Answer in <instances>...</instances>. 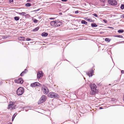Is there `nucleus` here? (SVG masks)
Segmentation results:
<instances>
[{"mask_svg":"<svg viewBox=\"0 0 124 124\" xmlns=\"http://www.w3.org/2000/svg\"><path fill=\"white\" fill-rule=\"evenodd\" d=\"M23 81L22 78L17 80V82L22 84L23 83Z\"/></svg>","mask_w":124,"mask_h":124,"instance_id":"4468645a","label":"nucleus"},{"mask_svg":"<svg viewBox=\"0 0 124 124\" xmlns=\"http://www.w3.org/2000/svg\"><path fill=\"white\" fill-rule=\"evenodd\" d=\"M124 30L123 29H120L118 31V32L119 33H123L124 32Z\"/></svg>","mask_w":124,"mask_h":124,"instance_id":"412c9836","label":"nucleus"},{"mask_svg":"<svg viewBox=\"0 0 124 124\" xmlns=\"http://www.w3.org/2000/svg\"><path fill=\"white\" fill-rule=\"evenodd\" d=\"M13 0H9V1L10 2H13Z\"/></svg>","mask_w":124,"mask_h":124,"instance_id":"4c0bfd02","label":"nucleus"},{"mask_svg":"<svg viewBox=\"0 0 124 124\" xmlns=\"http://www.w3.org/2000/svg\"><path fill=\"white\" fill-rule=\"evenodd\" d=\"M48 33L46 32H43L41 34V35L43 37H46L48 35Z\"/></svg>","mask_w":124,"mask_h":124,"instance_id":"dca6fc26","label":"nucleus"},{"mask_svg":"<svg viewBox=\"0 0 124 124\" xmlns=\"http://www.w3.org/2000/svg\"><path fill=\"white\" fill-rule=\"evenodd\" d=\"M16 113H15V114H15V116L16 115Z\"/></svg>","mask_w":124,"mask_h":124,"instance_id":"a18cd8bd","label":"nucleus"},{"mask_svg":"<svg viewBox=\"0 0 124 124\" xmlns=\"http://www.w3.org/2000/svg\"><path fill=\"white\" fill-rule=\"evenodd\" d=\"M91 26L93 27H97V25L95 23H92L91 24Z\"/></svg>","mask_w":124,"mask_h":124,"instance_id":"aec40b11","label":"nucleus"},{"mask_svg":"<svg viewBox=\"0 0 124 124\" xmlns=\"http://www.w3.org/2000/svg\"><path fill=\"white\" fill-rule=\"evenodd\" d=\"M120 8L122 9H123L124 8V5L122 4L120 7Z\"/></svg>","mask_w":124,"mask_h":124,"instance_id":"a878e982","label":"nucleus"},{"mask_svg":"<svg viewBox=\"0 0 124 124\" xmlns=\"http://www.w3.org/2000/svg\"><path fill=\"white\" fill-rule=\"evenodd\" d=\"M9 124H11V123H9Z\"/></svg>","mask_w":124,"mask_h":124,"instance_id":"79ce46f5","label":"nucleus"},{"mask_svg":"<svg viewBox=\"0 0 124 124\" xmlns=\"http://www.w3.org/2000/svg\"><path fill=\"white\" fill-rule=\"evenodd\" d=\"M121 16V17L124 18V14L122 15Z\"/></svg>","mask_w":124,"mask_h":124,"instance_id":"e433bc0d","label":"nucleus"},{"mask_svg":"<svg viewBox=\"0 0 124 124\" xmlns=\"http://www.w3.org/2000/svg\"><path fill=\"white\" fill-rule=\"evenodd\" d=\"M24 92V90L22 87H20L18 88L16 91L17 94L19 96L23 94Z\"/></svg>","mask_w":124,"mask_h":124,"instance_id":"f03ea898","label":"nucleus"},{"mask_svg":"<svg viewBox=\"0 0 124 124\" xmlns=\"http://www.w3.org/2000/svg\"><path fill=\"white\" fill-rule=\"evenodd\" d=\"M39 29V27H36V28H35L33 30V31H37Z\"/></svg>","mask_w":124,"mask_h":124,"instance_id":"6ab92c4d","label":"nucleus"},{"mask_svg":"<svg viewBox=\"0 0 124 124\" xmlns=\"http://www.w3.org/2000/svg\"><path fill=\"white\" fill-rule=\"evenodd\" d=\"M19 17L18 16H15L14 17V19L16 21H18L19 20Z\"/></svg>","mask_w":124,"mask_h":124,"instance_id":"4be33fe9","label":"nucleus"},{"mask_svg":"<svg viewBox=\"0 0 124 124\" xmlns=\"http://www.w3.org/2000/svg\"><path fill=\"white\" fill-rule=\"evenodd\" d=\"M14 105L13 102H10V104L8 105V109H12L13 108H15L14 107L15 106V105Z\"/></svg>","mask_w":124,"mask_h":124,"instance_id":"0eeeda50","label":"nucleus"},{"mask_svg":"<svg viewBox=\"0 0 124 124\" xmlns=\"http://www.w3.org/2000/svg\"><path fill=\"white\" fill-rule=\"evenodd\" d=\"M56 21H51L50 23L51 25L52 26L56 27Z\"/></svg>","mask_w":124,"mask_h":124,"instance_id":"9b49d317","label":"nucleus"},{"mask_svg":"<svg viewBox=\"0 0 124 124\" xmlns=\"http://www.w3.org/2000/svg\"><path fill=\"white\" fill-rule=\"evenodd\" d=\"M75 14H77L78 13V11H76L75 12Z\"/></svg>","mask_w":124,"mask_h":124,"instance_id":"72a5a7b5","label":"nucleus"},{"mask_svg":"<svg viewBox=\"0 0 124 124\" xmlns=\"http://www.w3.org/2000/svg\"><path fill=\"white\" fill-rule=\"evenodd\" d=\"M92 15L96 17H97V16H98L96 14H92Z\"/></svg>","mask_w":124,"mask_h":124,"instance_id":"2f4dec72","label":"nucleus"},{"mask_svg":"<svg viewBox=\"0 0 124 124\" xmlns=\"http://www.w3.org/2000/svg\"><path fill=\"white\" fill-rule=\"evenodd\" d=\"M103 21L105 23H106L107 22V21L106 19H103Z\"/></svg>","mask_w":124,"mask_h":124,"instance_id":"473e14b6","label":"nucleus"},{"mask_svg":"<svg viewBox=\"0 0 124 124\" xmlns=\"http://www.w3.org/2000/svg\"><path fill=\"white\" fill-rule=\"evenodd\" d=\"M37 75L38 78L39 79L43 76V74L42 71H39L38 72Z\"/></svg>","mask_w":124,"mask_h":124,"instance_id":"1a4fd4ad","label":"nucleus"},{"mask_svg":"<svg viewBox=\"0 0 124 124\" xmlns=\"http://www.w3.org/2000/svg\"><path fill=\"white\" fill-rule=\"evenodd\" d=\"M105 40L106 41L109 42L110 40V39L108 38H106L105 39Z\"/></svg>","mask_w":124,"mask_h":124,"instance_id":"b1692460","label":"nucleus"},{"mask_svg":"<svg viewBox=\"0 0 124 124\" xmlns=\"http://www.w3.org/2000/svg\"><path fill=\"white\" fill-rule=\"evenodd\" d=\"M102 108L101 107H100V109H102Z\"/></svg>","mask_w":124,"mask_h":124,"instance_id":"a19ab883","label":"nucleus"},{"mask_svg":"<svg viewBox=\"0 0 124 124\" xmlns=\"http://www.w3.org/2000/svg\"><path fill=\"white\" fill-rule=\"evenodd\" d=\"M100 1L103 2H104L105 1V0H101Z\"/></svg>","mask_w":124,"mask_h":124,"instance_id":"c9c22d12","label":"nucleus"},{"mask_svg":"<svg viewBox=\"0 0 124 124\" xmlns=\"http://www.w3.org/2000/svg\"><path fill=\"white\" fill-rule=\"evenodd\" d=\"M26 40L27 41H29L31 40V39L29 38H27L26 39Z\"/></svg>","mask_w":124,"mask_h":124,"instance_id":"c756f323","label":"nucleus"},{"mask_svg":"<svg viewBox=\"0 0 124 124\" xmlns=\"http://www.w3.org/2000/svg\"><path fill=\"white\" fill-rule=\"evenodd\" d=\"M16 115L15 116V114H14V115L13 116V117H12V121H13L15 117V116H16Z\"/></svg>","mask_w":124,"mask_h":124,"instance_id":"bb28decb","label":"nucleus"},{"mask_svg":"<svg viewBox=\"0 0 124 124\" xmlns=\"http://www.w3.org/2000/svg\"><path fill=\"white\" fill-rule=\"evenodd\" d=\"M110 28H113L112 27H110Z\"/></svg>","mask_w":124,"mask_h":124,"instance_id":"c03bdc74","label":"nucleus"},{"mask_svg":"<svg viewBox=\"0 0 124 124\" xmlns=\"http://www.w3.org/2000/svg\"><path fill=\"white\" fill-rule=\"evenodd\" d=\"M56 27L61 26L62 25V22L56 21Z\"/></svg>","mask_w":124,"mask_h":124,"instance_id":"9d476101","label":"nucleus"},{"mask_svg":"<svg viewBox=\"0 0 124 124\" xmlns=\"http://www.w3.org/2000/svg\"><path fill=\"white\" fill-rule=\"evenodd\" d=\"M87 20L88 21L90 22H92L93 21L91 19H87Z\"/></svg>","mask_w":124,"mask_h":124,"instance_id":"cd10ccee","label":"nucleus"},{"mask_svg":"<svg viewBox=\"0 0 124 124\" xmlns=\"http://www.w3.org/2000/svg\"><path fill=\"white\" fill-rule=\"evenodd\" d=\"M30 1V0H27V1Z\"/></svg>","mask_w":124,"mask_h":124,"instance_id":"37998d69","label":"nucleus"},{"mask_svg":"<svg viewBox=\"0 0 124 124\" xmlns=\"http://www.w3.org/2000/svg\"><path fill=\"white\" fill-rule=\"evenodd\" d=\"M46 99V97L45 95H43L40 98L39 101V104H41L45 101Z\"/></svg>","mask_w":124,"mask_h":124,"instance_id":"20e7f679","label":"nucleus"},{"mask_svg":"<svg viewBox=\"0 0 124 124\" xmlns=\"http://www.w3.org/2000/svg\"><path fill=\"white\" fill-rule=\"evenodd\" d=\"M43 93L45 94H47L49 92V90L46 87H45L42 89Z\"/></svg>","mask_w":124,"mask_h":124,"instance_id":"6e6552de","label":"nucleus"},{"mask_svg":"<svg viewBox=\"0 0 124 124\" xmlns=\"http://www.w3.org/2000/svg\"><path fill=\"white\" fill-rule=\"evenodd\" d=\"M121 72L122 73H123V74H124V70H122Z\"/></svg>","mask_w":124,"mask_h":124,"instance_id":"ea45409f","label":"nucleus"},{"mask_svg":"<svg viewBox=\"0 0 124 124\" xmlns=\"http://www.w3.org/2000/svg\"><path fill=\"white\" fill-rule=\"evenodd\" d=\"M67 0H61L62 1L64 2H66L67 1Z\"/></svg>","mask_w":124,"mask_h":124,"instance_id":"58836bf2","label":"nucleus"},{"mask_svg":"<svg viewBox=\"0 0 124 124\" xmlns=\"http://www.w3.org/2000/svg\"><path fill=\"white\" fill-rule=\"evenodd\" d=\"M18 14L20 15H22L23 16H27L28 14H26L25 12H22V13H18Z\"/></svg>","mask_w":124,"mask_h":124,"instance_id":"2eb2a0df","label":"nucleus"},{"mask_svg":"<svg viewBox=\"0 0 124 124\" xmlns=\"http://www.w3.org/2000/svg\"><path fill=\"white\" fill-rule=\"evenodd\" d=\"M55 19V18H52V17H50L49 18V19H51V20H53Z\"/></svg>","mask_w":124,"mask_h":124,"instance_id":"f704fd0d","label":"nucleus"},{"mask_svg":"<svg viewBox=\"0 0 124 124\" xmlns=\"http://www.w3.org/2000/svg\"><path fill=\"white\" fill-rule=\"evenodd\" d=\"M2 38L3 39H5L7 38V37L6 36H3Z\"/></svg>","mask_w":124,"mask_h":124,"instance_id":"7c9ffc66","label":"nucleus"},{"mask_svg":"<svg viewBox=\"0 0 124 124\" xmlns=\"http://www.w3.org/2000/svg\"><path fill=\"white\" fill-rule=\"evenodd\" d=\"M90 86L91 89V91L90 92L91 94L94 95L97 93L98 90L96 89L97 86L95 84H91Z\"/></svg>","mask_w":124,"mask_h":124,"instance_id":"f257e3e1","label":"nucleus"},{"mask_svg":"<svg viewBox=\"0 0 124 124\" xmlns=\"http://www.w3.org/2000/svg\"><path fill=\"white\" fill-rule=\"evenodd\" d=\"M41 85L38 82H35L34 83L31 84V86L32 87H34L36 86H41Z\"/></svg>","mask_w":124,"mask_h":124,"instance_id":"423d86ee","label":"nucleus"},{"mask_svg":"<svg viewBox=\"0 0 124 124\" xmlns=\"http://www.w3.org/2000/svg\"><path fill=\"white\" fill-rule=\"evenodd\" d=\"M48 97L51 98H58L59 96L56 93H54L51 92L48 95Z\"/></svg>","mask_w":124,"mask_h":124,"instance_id":"7ed1b4c3","label":"nucleus"},{"mask_svg":"<svg viewBox=\"0 0 124 124\" xmlns=\"http://www.w3.org/2000/svg\"><path fill=\"white\" fill-rule=\"evenodd\" d=\"M27 71V70L26 69H25L24 71L22 72L21 74L20 75L21 76H22L23 75L26 73Z\"/></svg>","mask_w":124,"mask_h":124,"instance_id":"f8f14e48","label":"nucleus"},{"mask_svg":"<svg viewBox=\"0 0 124 124\" xmlns=\"http://www.w3.org/2000/svg\"><path fill=\"white\" fill-rule=\"evenodd\" d=\"M108 3L113 5H116L117 4V2L115 0H109L108 1Z\"/></svg>","mask_w":124,"mask_h":124,"instance_id":"39448f33","label":"nucleus"},{"mask_svg":"<svg viewBox=\"0 0 124 124\" xmlns=\"http://www.w3.org/2000/svg\"><path fill=\"white\" fill-rule=\"evenodd\" d=\"M81 23L82 24H85V25H87V22L85 21L84 20H83L81 21Z\"/></svg>","mask_w":124,"mask_h":124,"instance_id":"a211bd4d","label":"nucleus"},{"mask_svg":"<svg viewBox=\"0 0 124 124\" xmlns=\"http://www.w3.org/2000/svg\"><path fill=\"white\" fill-rule=\"evenodd\" d=\"M25 6L27 7H30L31 6V4L30 3H27L25 4Z\"/></svg>","mask_w":124,"mask_h":124,"instance_id":"5701e85b","label":"nucleus"},{"mask_svg":"<svg viewBox=\"0 0 124 124\" xmlns=\"http://www.w3.org/2000/svg\"><path fill=\"white\" fill-rule=\"evenodd\" d=\"M25 38L24 37H20L19 38V40L24 41L25 40Z\"/></svg>","mask_w":124,"mask_h":124,"instance_id":"f3484780","label":"nucleus"},{"mask_svg":"<svg viewBox=\"0 0 124 124\" xmlns=\"http://www.w3.org/2000/svg\"><path fill=\"white\" fill-rule=\"evenodd\" d=\"M60 14H62V13H61H61H60Z\"/></svg>","mask_w":124,"mask_h":124,"instance_id":"49530a36","label":"nucleus"},{"mask_svg":"<svg viewBox=\"0 0 124 124\" xmlns=\"http://www.w3.org/2000/svg\"><path fill=\"white\" fill-rule=\"evenodd\" d=\"M93 73V70L90 71L87 73V74L88 75L89 77L92 76V74Z\"/></svg>","mask_w":124,"mask_h":124,"instance_id":"ddd939ff","label":"nucleus"},{"mask_svg":"<svg viewBox=\"0 0 124 124\" xmlns=\"http://www.w3.org/2000/svg\"><path fill=\"white\" fill-rule=\"evenodd\" d=\"M33 21L35 23H37L38 21V20L36 19H34Z\"/></svg>","mask_w":124,"mask_h":124,"instance_id":"c85d7f7f","label":"nucleus"},{"mask_svg":"<svg viewBox=\"0 0 124 124\" xmlns=\"http://www.w3.org/2000/svg\"><path fill=\"white\" fill-rule=\"evenodd\" d=\"M115 37H117L118 38H123V37L122 36H120V35H116L115 36Z\"/></svg>","mask_w":124,"mask_h":124,"instance_id":"393cba45","label":"nucleus"}]
</instances>
